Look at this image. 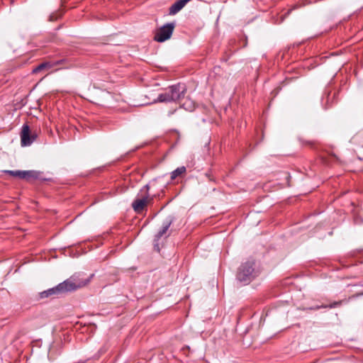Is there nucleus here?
Segmentation results:
<instances>
[{"label":"nucleus","instance_id":"obj_1","mask_svg":"<svg viewBox=\"0 0 363 363\" xmlns=\"http://www.w3.org/2000/svg\"><path fill=\"white\" fill-rule=\"evenodd\" d=\"M94 274L89 278L80 277L79 275H74L57 286L50 288L40 293V298H45L49 296H55L66 292L75 291L88 284Z\"/></svg>","mask_w":363,"mask_h":363},{"label":"nucleus","instance_id":"obj_2","mask_svg":"<svg viewBox=\"0 0 363 363\" xmlns=\"http://www.w3.org/2000/svg\"><path fill=\"white\" fill-rule=\"evenodd\" d=\"M259 273V272L256 268L255 260L249 259L240 266L238 269L236 279L239 282L245 285L255 279Z\"/></svg>","mask_w":363,"mask_h":363},{"label":"nucleus","instance_id":"obj_3","mask_svg":"<svg viewBox=\"0 0 363 363\" xmlns=\"http://www.w3.org/2000/svg\"><path fill=\"white\" fill-rule=\"evenodd\" d=\"M149 190L150 184H147L140 189L138 197L132 203V207L136 213H141L153 201L154 196L150 195Z\"/></svg>","mask_w":363,"mask_h":363},{"label":"nucleus","instance_id":"obj_4","mask_svg":"<svg viewBox=\"0 0 363 363\" xmlns=\"http://www.w3.org/2000/svg\"><path fill=\"white\" fill-rule=\"evenodd\" d=\"M119 100L120 96L105 90H100L95 96L94 103L103 107L115 108Z\"/></svg>","mask_w":363,"mask_h":363},{"label":"nucleus","instance_id":"obj_5","mask_svg":"<svg viewBox=\"0 0 363 363\" xmlns=\"http://www.w3.org/2000/svg\"><path fill=\"white\" fill-rule=\"evenodd\" d=\"M175 26V23L174 22L168 23L162 26L155 33L154 40L160 43L169 40L172 35Z\"/></svg>","mask_w":363,"mask_h":363},{"label":"nucleus","instance_id":"obj_6","mask_svg":"<svg viewBox=\"0 0 363 363\" xmlns=\"http://www.w3.org/2000/svg\"><path fill=\"white\" fill-rule=\"evenodd\" d=\"M36 135H30V127L28 124H23L21 133V143L22 146H28L35 140Z\"/></svg>","mask_w":363,"mask_h":363},{"label":"nucleus","instance_id":"obj_7","mask_svg":"<svg viewBox=\"0 0 363 363\" xmlns=\"http://www.w3.org/2000/svg\"><path fill=\"white\" fill-rule=\"evenodd\" d=\"M171 92V99L172 101L180 100L184 97L186 91V86L182 84H177L169 87Z\"/></svg>","mask_w":363,"mask_h":363},{"label":"nucleus","instance_id":"obj_8","mask_svg":"<svg viewBox=\"0 0 363 363\" xmlns=\"http://www.w3.org/2000/svg\"><path fill=\"white\" fill-rule=\"evenodd\" d=\"M40 176V172L35 170H23L22 179L28 182L38 179Z\"/></svg>","mask_w":363,"mask_h":363},{"label":"nucleus","instance_id":"obj_9","mask_svg":"<svg viewBox=\"0 0 363 363\" xmlns=\"http://www.w3.org/2000/svg\"><path fill=\"white\" fill-rule=\"evenodd\" d=\"M172 223V219L167 220L163 223L162 229L155 235V242L159 241V240L162 236H164L167 234V232L168 229L169 228Z\"/></svg>","mask_w":363,"mask_h":363},{"label":"nucleus","instance_id":"obj_10","mask_svg":"<svg viewBox=\"0 0 363 363\" xmlns=\"http://www.w3.org/2000/svg\"><path fill=\"white\" fill-rule=\"evenodd\" d=\"M156 101L159 102H170L172 101L171 99V92L169 88L167 89L164 92L161 93L158 95L157 99Z\"/></svg>","mask_w":363,"mask_h":363},{"label":"nucleus","instance_id":"obj_11","mask_svg":"<svg viewBox=\"0 0 363 363\" xmlns=\"http://www.w3.org/2000/svg\"><path fill=\"white\" fill-rule=\"evenodd\" d=\"M52 67V65L50 62H43L40 64L35 68L33 69V73H38L43 69H50Z\"/></svg>","mask_w":363,"mask_h":363},{"label":"nucleus","instance_id":"obj_12","mask_svg":"<svg viewBox=\"0 0 363 363\" xmlns=\"http://www.w3.org/2000/svg\"><path fill=\"white\" fill-rule=\"evenodd\" d=\"M186 167L184 166L177 168L171 173V179H175L177 177L182 175V174H184L186 172Z\"/></svg>","mask_w":363,"mask_h":363},{"label":"nucleus","instance_id":"obj_13","mask_svg":"<svg viewBox=\"0 0 363 363\" xmlns=\"http://www.w3.org/2000/svg\"><path fill=\"white\" fill-rule=\"evenodd\" d=\"M182 107L187 111H192L195 108V104L191 99H186L185 102L182 104Z\"/></svg>","mask_w":363,"mask_h":363},{"label":"nucleus","instance_id":"obj_14","mask_svg":"<svg viewBox=\"0 0 363 363\" xmlns=\"http://www.w3.org/2000/svg\"><path fill=\"white\" fill-rule=\"evenodd\" d=\"M4 172L10 176L22 179L23 170H5Z\"/></svg>","mask_w":363,"mask_h":363},{"label":"nucleus","instance_id":"obj_15","mask_svg":"<svg viewBox=\"0 0 363 363\" xmlns=\"http://www.w3.org/2000/svg\"><path fill=\"white\" fill-rule=\"evenodd\" d=\"M344 301H345L344 300L339 301H334V302H333L330 304L327 305V306H328V308H336V307L340 306Z\"/></svg>","mask_w":363,"mask_h":363},{"label":"nucleus","instance_id":"obj_16","mask_svg":"<svg viewBox=\"0 0 363 363\" xmlns=\"http://www.w3.org/2000/svg\"><path fill=\"white\" fill-rule=\"evenodd\" d=\"M327 305L315 306L310 308V310H318L320 308H327Z\"/></svg>","mask_w":363,"mask_h":363},{"label":"nucleus","instance_id":"obj_17","mask_svg":"<svg viewBox=\"0 0 363 363\" xmlns=\"http://www.w3.org/2000/svg\"><path fill=\"white\" fill-rule=\"evenodd\" d=\"M154 248H155V250L157 252H158L160 251V245H159V241L155 242V241L154 240Z\"/></svg>","mask_w":363,"mask_h":363},{"label":"nucleus","instance_id":"obj_18","mask_svg":"<svg viewBox=\"0 0 363 363\" xmlns=\"http://www.w3.org/2000/svg\"><path fill=\"white\" fill-rule=\"evenodd\" d=\"M354 221L357 224H361L363 223V220L361 218H356Z\"/></svg>","mask_w":363,"mask_h":363},{"label":"nucleus","instance_id":"obj_19","mask_svg":"<svg viewBox=\"0 0 363 363\" xmlns=\"http://www.w3.org/2000/svg\"><path fill=\"white\" fill-rule=\"evenodd\" d=\"M290 12H291L290 10L287 11V12L281 17V21H284V19L290 13Z\"/></svg>","mask_w":363,"mask_h":363},{"label":"nucleus","instance_id":"obj_20","mask_svg":"<svg viewBox=\"0 0 363 363\" xmlns=\"http://www.w3.org/2000/svg\"><path fill=\"white\" fill-rule=\"evenodd\" d=\"M358 138H359L358 136H354V137H353V138H352V140H351L352 143H355L357 142V140Z\"/></svg>","mask_w":363,"mask_h":363}]
</instances>
